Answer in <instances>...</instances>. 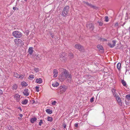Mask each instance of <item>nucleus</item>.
Masks as SVG:
<instances>
[{"label": "nucleus", "instance_id": "obj_1", "mask_svg": "<svg viewBox=\"0 0 130 130\" xmlns=\"http://www.w3.org/2000/svg\"><path fill=\"white\" fill-rule=\"evenodd\" d=\"M59 77L60 78L62 81L67 78L69 82L71 81L72 79L71 75L66 70H64L61 73Z\"/></svg>", "mask_w": 130, "mask_h": 130}, {"label": "nucleus", "instance_id": "obj_2", "mask_svg": "<svg viewBox=\"0 0 130 130\" xmlns=\"http://www.w3.org/2000/svg\"><path fill=\"white\" fill-rule=\"evenodd\" d=\"M12 35L14 37L17 38H20L22 36V33L18 31H13L12 32Z\"/></svg>", "mask_w": 130, "mask_h": 130}, {"label": "nucleus", "instance_id": "obj_3", "mask_svg": "<svg viewBox=\"0 0 130 130\" xmlns=\"http://www.w3.org/2000/svg\"><path fill=\"white\" fill-rule=\"evenodd\" d=\"M14 42L15 44L18 46L20 44L23 45V42L21 40L19 39H15L14 40Z\"/></svg>", "mask_w": 130, "mask_h": 130}, {"label": "nucleus", "instance_id": "obj_4", "mask_svg": "<svg viewBox=\"0 0 130 130\" xmlns=\"http://www.w3.org/2000/svg\"><path fill=\"white\" fill-rule=\"evenodd\" d=\"M87 28L90 31H92L94 29L93 24L92 23H88L87 25Z\"/></svg>", "mask_w": 130, "mask_h": 130}, {"label": "nucleus", "instance_id": "obj_5", "mask_svg": "<svg viewBox=\"0 0 130 130\" xmlns=\"http://www.w3.org/2000/svg\"><path fill=\"white\" fill-rule=\"evenodd\" d=\"M75 47L76 48L78 49L81 52H83L84 50L83 47L80 44H76L75 45Z\"/></svg>", "mask_w": 130, "mask_h": 130}, {"label": "nucleus", "instance_id": "obj_6", "mask_svg": "<svg viewBox=\"0 0 130 130\" xmlns=\"http://www.w3.org/2000/svg\"><path fill=\"white\" fill-rule=\"evenodd\" d=\"M67 87L64 85L60 87V94H61L64 92L67 89Z\"/></svg>", "mask_w": 130, "mask_h": 130}, {"label": "nucleus", "instance_id": "obj_7", "mask_svg": "<svg viewBox=\"0 0 130 130\" xmlns=\"http://www.w3.org/2000/svg\"><path fill=\"white\" fill-rule=\"evenodd\" d=\"M116 41L115 40H112L111 42L109 43L108 45L110 48H113L115 45Z\"/></svg>", "mask_w": 130, "mask_h": 130}, {"label": "nucleus", "instance_id": "obj_8", "mask_svg": "<svg viewBox=\"0 0 130 130\" xmlns=\"http://www.w3.org/2000/svg\"><path fill=\"white\" fill-rule=\"evenodd\" d=\"M117 100V102L120 106L122 105V103L121 101L120 98L119 97V96L118 95L115 96Z\"/></svg>", "mask_w": 130, "mask_h": 130}, {"label": "nucleus", "instance_id": "obj_9", "mask_svg": "<svg viewBox=\"0 0 130 130\" xmlns=\"http://www.w3.org/2000/svg\"><path fill=\"white\" fill-rule=\"evenodd\" d=\"M59 58L60 60L62 61H65L67 59L62 54H60V55Z\"/></svg>", "mask_w": 130, "mask_h": 130}, {"label": "nucleus", "instance_id": "obj_10", "mask_svg": "<svg viewBox=\"0 0 130 130\" xmlns=\"http://www.w3.org/2000/svg\"><path fill=\"white\" fill-rule=\"evenodd\" d=\"M83 3L84 4H86L87 5L89 6L91 8H94L95 6L92 5L91 4L89 3L88 2H86L84 1Z\"/></svg>", "mask_w": 130, "mask_h": 130}, {"label": "nucleus", "instance_id": "obj_11", "mask_svg": "<svg viewBox=\"0 0 130 130\" xmlns=\"http://www.w3.org/2000/svg\"><path fill=\"white\" fill-rule=\"evenodd\" d=\"M53 73L54 74L53 77H54L55 78L57 76L58 72L56 69H55L54 70Z\"/></svg>", "mask_w": 130, "mask_h": 130}, {"label": "nucleus", "instance_id": "obj_12", "mask_svg": "<svg viewBox=\"0 0 130 130\" xmlns=\"http://www.w3.org/2000/svg\"><path fill=\"white\" fill-rule=\"evenodd\" d=\"M68 12H67L66 11H64L63 10L61 15L63 17H66L67 16L68 14Z\"/></svg>", "mask_w": 130, "mask_h": 130}, {"label": "nucleus", "instance_id": "obj_13", "mask_svg": "<svg viewBox=\"0 0 130 130\" xmlns=\"http://www.w3.org/2000/svg\"><path fill=\"white\" fill-rule=\"evenodd\" d=\"M28 89H24V91L23 92V93L24 95L26 96L29 95V93L28 92Z\"/></svg>", "mask_w": 130, "mask_h": 130}, {"label": "nucleus", "instance_id": "obj_14", "mask_svg": "<svg viewBox=\"0 0 130 130\" xmlns=\"http://www.w3.org/2000/svg\"><path fill=\"white\" fill-rule=\"evenodd\" d=\"M32 48H33L32 47H30L29 48V49L28 50V52L30 55H32L33 52V50Z\"/></svg>", "mask_w": 130, "mask_h": 130}, {"label": "nucleus", "instance_id": "obj_15", "mask_svg": "<svg viewBox=\"0 0 130 130\" xmlns=\"http://www.w3.org/2000/svg\"><path fill=\"white\" fill-rule=\"evenodd\" d=\"M70 8L68 6H65L63 9V10L66 11L67 12H68L69 11Z\"/></svg>", "mask_w": 130, "mask_h": 130}, {"label": "nucleus", "instance_id": "obj_16", "mask_svg": "<svg viewBox=\"0 0 130 130\" xmlns=\"http://www.w3.org/2000/svg\"><path fill=\"white\" fill-rule=\"evenodd\" d=\"M42 79L40 78H37L36 79V82L38 84H40L42 83Z\"/></svg>", "mask_w": 130, "mask_h": 130}, {"label": "nucleus", "instance_id": "obj_17", "mask_svg": "<svg viewBox=\"0 0 130 130\" xmlns=\"http://www.w3.org/2000/svg\"><path fill=\"white\" fill-rule=\"evenodd\" d=\"M112 92L114 97H115L117 95H118L116 93V90L115 89H113L112 90Z\"/></svg>", "mask_w": 130, "mask_h": 130}, {"label": "nucleus", "instance_id": "obj_18", "mask_svg": "<svg viewBox=\"0 0 130 130\" xmlns=\"http://www.w3.org/2000/svg\"><path fill=\"white\" fill-rule=\"evenodd\" d=\"M14 98L17 100H19L20 98V96L18 94H15L14 96Z\"/></svg>", "mask_w": 130, "mask_h": 130}, {"label": "nucleus", "instance_id": "obj_19", "mask_svg": "<svg viewBox=\"0 0 130 130\" xmlns=\"http://www.w3.org/2000/svg\"><path fill=\"white\" fill-rule=\"evenodd\" d=\"M37 120V119L36 118H31L30 120V122L31 123H34Z\"/></svg>", "mask_w": 130, "mask_h": 130}, {"label": "nucleus", "instance_id": "obj_20", "mask_svg": "<svg viewBox=\"0 0 130 130\" xmlns=\"http://www.w3.org/2000/svg\"><path fill=\"white\" fill-rule=\"evenodd\" d=\"M97 47L99 50H103V47L101 45H98L97 46Z\"/></svg>", "mask_w": 130, "mask_h": 130}, {"label": "nucleus", "instance_id": "obj_21", "mask_svg": "<svg viewBox=\"0 0 130 130\" xmlns=\"http://www.w3.org/2000/svg\"><path fill=\"white\" fill-rule=\"evenodd\" d=\"M121 64L120 63H118L117 65V67L119 70H120Z\"/></svg>", "mask_w": 130, "mask_h": 130}, {"label": "nucleus", "instance_id": "obj_22", "mask_svg": "<svg viewBox=\"0 0 130 130\" xmlns=\"http://www.w3.org/2000/svg\"><path fill=\"white\" fill-rule=\"evenodd\" d=\"M59 85V83L57 82H56L54 83H53L52 84V86L54 87L58 86Z\"/></svg>", "mask_w": 130, "mask_h": 130}, {"label": "nucleus", "instance_id": "obj_23", "mask_svg": "<svg viewBox=\"0 0 130 130\" xmlns=\"http://www.w3.org/2000/svg\"><path fill=\"white\" fill-rule=\"evenodd\" d=\"M21 85L23 87H26L27 86L28 84L25 82H23L21 83Z\"/></svg>", "mask_w": 130, "mask_h": 130}, {"label": "nucleus", "instance_id": "obj_24", "mask_svg": "<svg viewBox=\"0 0 130 130\" xmlns=\"http://www.w3.org/2000/svg\"><path fill=\"white\" fill-rule=\"evenodd\" d=\"M46 112L49 114H51L52 113V111L50 109H46Z\"/></svg>", "mask_w": 130, "mask_h": 130}, {"label": "nucleus", "instance_id": "obj_25", "mask_svg": "<svg viewBox=\"0 0 130 130\" xmlns=\"http://www.w3.org/2000/svg\"><path fill=\"white\" fill-rule=\"evenodd\" d=\"M28 102V101L26 99L24 100L22 102V103L23 104L25 105Z\"/></svg>", "mask_w": 130, "mask_h": 130}, {"label": "nucleus", "instance_id": "obj_26", "mask_svg": "<svg viewBox=\"0 0 130 130\" xmlns=\"http://www.w3.org/2000/svg\"><path fill=\"white\" fill-rule=\"evenodd\" d=\"M18 86L16 84H14L13 85L12 87V89H13L14 90H16Z\"/></svg>", "mask_w": 130, "mask_h": 130}, {"label": "nucleus", "instance_id": "obj_27", "mask_svg": "<svg viewBox=\"0 0 130 130\" xmlns=\"http://www.w3.org/2000/svg\"><path fill=\"white\" fill-rule=\"evenodd\" d=\"M47 121L50 122H52L53 121V118L52 117H48L47 118Z\"/></svg>", "mask_w": 130, "mask_h": 130}, {"label": "nucleus", "instance_id": "obj_28", "mask_svg": "<svg viewBox=\"0 0 130 130\" xmlns=\"http://www.w3.org/2000/svg\"><path fill=\"white\" fill-rule=\"evenodd\" d=\"M69 56L70 59H72L74 57L72 53H70L69 55Z\"/></svg>", "mask_w": 130, "mask_h": 130}, {"label": "nucleus", "instance_id": "obj_29", "mask_svg": "<svg viewBox=\"0 0 130 130\" xmlns=\"http://www.w3.org/2000/svg\"><path fill=\"white\" fill-rule=\"evenodd\" d=\"M19 74L18 73H14V77L17 78H19Z\"/></svg>", "mask_w": 130, "mask_h": 130}, {"label": "nucleus", "instance_id": "obj_30", "mask_svg": "<svg viewBox=\"0 0 130 130\" xmlns=\"http://www.w3.org/2000/svg\"><path fill=\"white\" fill-rule=\"evenodd\" d=\"M121 82L124 86H126V83L125 81L124 80H122L121 81Z\"/></svg>", "mask_w": 130, "mask_h": 130}, {"label": "nucleus", "instance_id": "obj_31", "mask_svg": "<svg viewBox=\"0 0 130 130\" xmlns=\"http://www.w3.org/2000/svg\"><path fill=\"white\" fill-rule=\"evenodd\" d=\"M126 98L128 100H130V94H127L126 95Z\"/></svg>", "mask_w": 130, "mask_h": 130}, {"label": "nucleus", "instance_id": "obj_32", "mask_svg": "<svg viewBox=\"0 0 130 130\" xmlns=\"http://www.w3.org/2000/svg\"><path fill=\"white\" fill-rule=\"evenodd\" d=\"M24 76V75H19L18 78H20V79H22L23 78Z\"/></svg>", "mask_w": 130, "mask_h": 130}, {"label": "nucleus", "instance_id": "obj_33", "mask_svg": "<svg viewBox=\"0 0 130 130\" xmlns=\"http://www.w3.org/2000/svg\"><path fill=\"white\" fill-rule=\"evenodd\" d=\"M8 128L9 130H14L13 128L12 127V126H9L8 127Z\"/></svg>", "mask_w": 130, "mask_h": 130}, {"label": "nucleus", "instance_id": "obj_34", "mask_svg": "<svg viewBox=\"0 0 130 130\" xmlns=\"http://www.w3.org/2000/svg\"><path fill=\"white\" fill-rule=\"evenodd\" d=\"M105 21L108 22V17L107 16H106L105 17Z\"/></svg>", "mask_w": 130, "mask_h": 130}, {"label": "nucleus", "instance_id": "obj_35", "mask_svg": "<svg viewBox=\"0 0 130 130\" xmlns=\"http://www.w3.org/2000/svg\"><path fill=\"white\" fill-rule=\"evenodd\" d=\"M57 103V102L55 101H54L52 102L51 103L52 105H55Z\"/></svg>", "mask_w": 130, "mask_h": 130}, {"label": "nucleus", "instance_id": "obj_36", "mask_svg": "<svg viewBox=\"0 0 130 130\" xmlns=\"http://www.w3.org/2000/svg\"><path fill=\"white\" fill-rule=\"evenodd\" d=\"M29 77L30 78L33 79L34 78L35 76L33 75H29Z\"/></svg>", "mask_w": 130, "mask_h": 130}, {"label": "nucleus", "instance_id": "obj_37", "mask_svg": "<svg viewBox=\"0 0 130 130\" xmlns=\"http://www.w3.org/2000/svg\"><path fill=\"white\" fill-rule=\"evenodd\" d=\"M39 87L38 86H36L35 87V89L37 92H38L39 91Z\"/></svg>", "mask_w": 130, "mask_h": 130}, {"label": "nucleus", "instance_id": "obj_38", "mask_svg": "<svg viewBox=\"0 0 130 130\" xmlns=\"http://www.w3.org/2000/svg\"><path fill=\"white\" fill-rule=\"evenodd\" d=\"M34 70L36 72H38L39 70V68H35L34 69Z\"/></svg>", "mask_w": 130, "mask_h": 130}, {"label": "nucleus", "instance_id": "obj_39", "mask_svg": "<svg viewBox=\"0 0 130 130\" xmlns=\"http://www.w3.org/2000/svg\"><path fill=\"white\" fill-rule=\"evenodd\" d=\"M43 123L42 120H41L40 122L39 123V126H40Z\"/></svg>", "mask_w": 130, "mask_h": 130}, {"label": "nucleus", "instance_id": "obj_40", "mask_svg": "<svg viewBox=\"0 0 130 130\" xmlns=\"http://www.w3.org/2000/svg\"><path fill=\"white\" fill-rule=\"evenodd\" d=\"M98 23H99V25L101 26H102V23L100 21H98Z\"/></svg>", "mask_w": 130, "mask_h": 130}, {"label": "nucleus", "instance_id": "obj_41", "mask_svg": "<svg viewBox=\"0 0 130 130\" xmlns=\"http://www.w3.org/2000/svg\"><path fill=\"white\" fill-rule=\"evenodd\" d=\"M94 98L92 97L90 100V101L91 102H92L94 101Z\"/></svg>", "mask_w": 130, "mask_h": 130}, {"label": "nucleus", "instance_id": "obj_42", "mask_svg": "<svg viewBox=\"0 0 130 130\" xmlns=\"http://www.w3.org/2000/svg\"><path fill=\"white\" fill-rule=\"evenodd\" d=\"M50 35L52 38H53L54 37V35L53 33H50Z\"/></svg>", "mask_w": 130, "mask_h": 130}, {"label": "nucleus", "instance_id": "obj_43", "mask_svg": "<svg viewBox=\"0 0 130 130\" xmlns=\"http://www.w3.org/2000/svg\"><path fill=\"white\" fill-rule=\"evenodd\" d=\"M75 127H76V128L78 126V123H76L75 124Z\"/></svg>", "mask_w": 130, "mask_h": 130}, {"label": "nucleus", "instance_id": "obj_44", "mask_svg": "<svg viewBox=\"0 0 130 130\" xmlns=\"http://www.w3.org/2000/svg\"><path fill=\"white\" fill-rule=\"evenodd\" d=\"M101 40L102 41H107V40L101 38Z\"/></svg>", "mask_w": 130, "mask_h": 130}, {"label": "nucleus", "instance_id": "obj_45", "mask_svg": "<svg viewBox=\"0 0 130 130\" xmlns=\"http://www.w3.org/2000/svg\"><path fill=\"white\" fill-rule=\"evenodd\" d=\"M118 22H116L115 24V26L116 27L118 26Z\"/></svg>", "mask_w": 130, "mask_h": 130}, {"label": "nucleus", "instance_id": "obj_46", "mask_svg": "<svg viewBox=\"0 0 130 130\" xmlns=\"http://www.w3.org/2000/svg\"><path fill=\"white\" fill-rule=\"evenodd\" d=\"M66 124L65 123H64L63 124V127L64 128H66Z\"/></svg>", "mask_w": 130, "mask_h": 130}, {"label": "nucleus", "instance_id": "obj_47", "mask_svg": "<svg viewBox=\"0 0 130 130\" xmlns=\"http://www.w3.org/2000/svg\"><path fill=\"white\" fill-rule=\"evenodd\" d=\"M3 93V91L0 89V95H2Z\"/></svg>", "mask_w": 130, "mask_h": 130}, {"label": "nucleus", "instance_id": "obj_48", "mask_svg": "<svg viewBox=\"0 0 130 130\" xmlns=\"http://www.w3.org/2000/svg\"><path fill=\"white\" fill-rule=\"evenodd\" d=\"M19 116L21 117H22L23 116V115L21 114H20Z\"/></svg>", "mask_w": 130, "mask_h": 130}, {"label": "nucleus", "instance_id": "obj_49", "mask_svg": "<svg viewBox=\"0 0 130 130\" xmlns=\"http://www.w3.org/2000/svg\"><path fill=\"white\" fill-rule=\"evenodd\" d=\"M17 8L15 7H13V9L14 10H16Z\"/></svg>", "mask_w": 130, "mask_h": 130}, {"label": "nucleus", "instance_id": "obj_50", "mask_svg": "<svg viewBox=\"0 0 130 130\" xmlns=\"http://www.w3.org/2000/svg\"><path fill=\"white\" fill-rule=\"evenodd\" d=\"M116 48L117 49H119L120 48V47H119L118 46L116 47Z\"/></svg>", "mask_w": 130, "mask_h": 130}, {"label": "nucleus", "instance_id": "obj_51", "mask_svg": "<svg viewBox=\"0 0 130 130\" xmlns=\"http://www.w3.org/2000/svg\"><path fill=\"white\" fill-rule=\"evenodd\" d=\"M125 22H124L123 23V25H122V26H123V25H124L125 24Z\"/></svg>", "mask_w": 130, "mask_h": 130}, {"label": "nucleus", "instance_id": "obj_52", "mask_svg": "<svg viewBox=\"0 0 130 130\" xmlns=\"http://www.w3.org/2000/svg\"><path fill=\"white\" fill-rule=\"evenodd\" d=\"M51 130H55V129L54 128H53Z\"/></svg>", "mask_w": 130, "mask_h": 130}, {"label": "nucleus", "instance_id": "obj_53", "mask_svg": "<svg viewBox=\"0 0 130 130\" xmlns=\"http://www.w3.org/2000/svg\"><path fill=\"white\" fill-rule=\"evenodd\" d=\"M19 109H20V110H21V107H19Z\"/></svg>", "mask_w": 130, "mask_h": 130}, {"label": "nucleus", "instance_id": "obj_54", "mask_svg": "<svg viewBox=\"0 0 130 130\" xmlns=\"http://www.w3.org/2000/svg\"><path fill=\"white\" fill-rule=\"evenodd\" d=\"M33 101V103H35V101H34H34Z\"/></svg>", "mask_w": 130, "mask_h": 130}, {"label": "nucleus", "instance_id": "obj_55", "mask_svg": "<svg viewBox=\"0 0 130 130\" xmlns=\"http://www.w3.org/2000/svg\"><path fill=\"white\" fill-rule=\"evenodd\" d=\"M25 1V2H27V0H24Z\"/></svg>", "mask_w": 130, "mask_h": 130}, {"label": "nucleus", "instance_id": "obj_56", "mask_svg": "<svg viewBox=\"0 0 130 130\" xmlns=\"http://www.w3.org/2000/svg\"><path fill=\"white\" fill-rule=\"evenodd\" d=\"M1 12H0V15H1Z\"/></svg>", "mask_w": 130, "mask_h": 130}, {"label": "nucleus", "instance_id": "obj_57", "mask_svg": "<svg viewBox=\"0 0 130 130\" xmlns=\"http://www.w3.org/2000/svg\"><path fill=\"white\" fill-rule=\"evenodd\" d=\"M37 57H38V58H39V57H38V55H37Z\"/></svg>", "mask_w": 130, "mask_h": 130}]
</instances>
